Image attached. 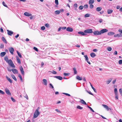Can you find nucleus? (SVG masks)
<instances>
[{
    "label": "nucleus",
    "instance_id": "f257e3e1",
    "mask_svg": "<svg viewBox=\"0 0 122 122\" xmlns=\"http://www.w3.org/2000/svg\"><path fill=\"white\" fill-rule=\"evenodd\" d=\"M40 113L37 110H36L34 113L33 118H36L40 114Z\"/></svg>",
    "mask_w": 122,
    "mask_h": 122
},
{
    "label": "nucleus",
    "instance_id": "f03ea898",
    "mask_svg": "<svg viewBox=\"0 0 122 122\" xmlns=\"http://www.w3.org/2000/svg\"><path fill=\"white\" fill-rule=\"evenodd\" d=\"M9 65L12 67L15 68V66L13 63L11 59H10L7 62Z\"/></svg>",
    "mask_w": 122,
    "mask_h": 122
},
{
    "label": "nucleus",
    "instance_id": "7ed1b4c3",
    "mask_svg": "<svg viewBox=\"0 0 122 122\" xmlns=\"http://www.w3.org/2000/svg\"><path fill=\"white\" fill-rule=\"evenodd\" d=\"M84 32L86 33H92V29H89L85 30Z\"/></svg>",
    "mask_w": 122,
    "mask_h": 122
},
{
    "label": "nucleus",
    "instance_id": "20e7f679",
    "mask_svg": "<svg viewBox=\"0 0 122 122\" xmlns=\"http://www.w3.org/2000/svg\"><path fill=\"white\" fill-rule=\"evenodd\" d=\"M9 51L10 53L12 55H13L14 53L13 52L14 51V49L13 48L11 47L9 48Z\"/></svg>",
    "mask_w": 122,
    "mask_h": 122
},
{
    "label": "nucleus",
    "instance_id": "39448f33",
    "mask_svg": "<svg viewBox=\"0 0 122 122\" xmlns=\"http://www.w3.org/2000/svg\"><path fill=\"white\" fill-rule=\"evenodd\" d=\"M102 106L105 108L107 110V111H108L109 110H110L111 111L112 110L109 107L107 106L106 105H102Z\"/></svg>",
    "mask_w": 122,
    "mask_h": 122
},
{
    "label": "nucleus",
    "instance_id": "423d86ee",
    "mask_svg": "<svg viewBox=\"0 0 122 122\" xmlns=\"http://www.w3.org/2000/svg\"><path fill=\"white\" fill-rule=\"evenodd\" d=\"M108 30L106 29H103L100 30V32L101 33V34H103L105 32H107Z\"/></svg>",
    "mask_w": 122,
    "mask_h": 122
},
{
    "label": "nucleus",
    "instance_id": "0eeeda50",
    "mask_svg": "<svg viewBox=\"0 0 122 122\" xmlns=\"http://www.w3.org/2000/svg\"><path fill=\"white\" fill-rule=\"evenodd\" d=\"M12 71L13 73L14 74H17L18 73L17 70L15 69H12Z\"/></svg>",
    "mask_w": 122,
    "mask_h": 122
},
{
    "label": "nucleus",
    "instance_id": "6e6552de",
    "mask_svg": "<svg viewBox=\"0 0 122 122\" xmlns=\"http://www.w3.org/2000/svg\"><path fill=\"white\" fill-rule=\"evenodd\" d=\"M5 92L8 95H11V93L10 92L7 88H6L5 89Z\"/></svg>",
    "mask_w": 122,
    "mask_h": 122
},
{
    "label": "nucleus",
    "instance_id": "1a4fd4ad",
    "mask_svg": "<svg viewBox=\"0 0 122 122\" xmlns=\"http://www.w3.org/2000/svg\"><path fill=\"white\" fill-rule=\"evenodd\" d=\"M66 30L67 31L71 32L73 31V30L72 28L70 27H68L67 28Z\"/></svg>",
    "mask_w": 122,
    "mask_h": 122
},
{
    "label": "nucleus",
    "instance_id": "9d476101",
    "mask_svg": "<svg viewBox=\"0 0 122 122\" xmlns=\"http://www.w3.org/2000/svg\"><path fill=\"white\" fill-rule=\"evenodd\" d=\"M93 33L94 35H98L101 34L100 31H94Z\"/></svg>",
    "mask_w": 122,
    "mask_h": 122
},
{
    "label": "nucleus",
    "instance_id": "9b49d317",
    "mask_svg": "<svg viewBox=\"0 0 122 122\" xmlns=\"http://www.w3.org/2000/svg\"><path fill=\"white\" fill-rule=\"evenodd\" d=\"M7 34L9 36H11L13 34V32L8 30H7Z\"/></svg>",
    "mask_w": 122,
    "mask_h": 122
},
{
    "label": "nucleus",
    "instance_id": "f8f14e48",
    "mask_svg": "<svg viewBox=\"0 0 122 122\" xmlns=\"http://www.w3.org/2000/svg\"><path fill=\"white\" fill-rule=\"evenodd\" d=\"M85 58V60L87 61V62L89 64H91V63L89 61H88V58L87 56V55H85L84 56Z\"/></svg>",
    "mask_w": 122,
    "mask_h": 122
},
{
    "label": "nucleus",
    "instance_id": "ddd939ff",
    "mask_svg": "<svg viewBox=\"0 0 122 122\" xmlns=\"http://www.w3.org/2000/svg\"><path fill=\"white\" fill-rule=\"evenodd\" d=\"M24 15L27 16H29L31 15L32 14L30 13H28V12H26L24 13Z\"/></svg>",
    "mask_w": 122,
    "mask_h": 122
},
{
    "label": "nucleus",
    "instance_id": "4468645a",
    "mask_svg": "<svg viewBox=\"0 0 122 122\" xmlns=\"http://www.w3.org/2000/svg\"><path fill=\"white\" fill-rule=\"evenodd\" d=\"M20 70L21 74L23 75L24 74V71L23 69L22 66H20Z\"/></svg>",
    "mask_w": 122,
    "mask_h": 122
},
{
    "label": "nucleus",
    "instance_id": "2eb2a0df",
    "mask_svg": "<svg viewBox=\"0 0 122 122\" xmlns=\"http://www.w3.org/2000/svg\"><path fill=\"white\" fill-rule=\"evenodd\" d=\"M42 81L43 84L45 86H46L47 83V80L45 79H44L42 80Z\"/></svg>",
    "mask_w": 122,
    "mask_h": 122
},
{
    "label": "nucleus",
    "instance_id": "dca6fc26",
    "mask_svg": "<svg viewBox=\"0 0 122 122\" xmlns=\"http://www.w3.org/2000/svg\"><path fill=\"white\" fill-rule=\"evenodd\" d=\"M114 37H120L122 36V35L121 33H119V34H117L116 35H115L114 36Z\"/></svg>",
    "mask_w": 122,
    "mask_h": 122
},
{
    "label": "nucleus",
    "instance_id": "f3484780",
    "mask_svg": "<svg viewBox=\"0 0 122 122\" xmlns=\"http://www.w3.org/2000/svg\"><path fill=\"white\" fill-rule=\"evenodd\" d=\"M54 77L60 80H61L62 79V77L59 76H54Z\"/></svg>",
    "mask_w": 122,
    "mask_h": 122
},
{
    "label": "nucleus",
    "instance_id": "a211bd4d",
    "mask_svg": "<svg viewBox=\"0 0 122 122\" xmlns=\"http://www.w3.org/2000/svg\"><path fill=\"white\" fill-rule=\"evenodd\" d=\"M78 33L80 34L81 35H86V33H84V32H83L82 31L79 32Z\"/></svg>",
    "mask_w": 122,
    "mask_h": 122
},
{
    "label": "nucleus",
    "instance_id": "6ab92c4d",
    "mask_svg": "<svg viewBox=\"0 0 122 122\" xmlns=\"http://www.w3.org/2000/svg\"><path fill=\"white\" fill-rule=\"evenodd\" d=\"M2 41L4 42L6 44L7 43V41L4 37L3 36L2 37Z\"/></svg>",
    "mask_w": 122,
    "mask_h": 122
},
{
    "label": "nucleus",
    "instance_id": "aec40b11",
    "mask_svg": "<svg viewBox=\"0 0 122 122\" xmlns=\"http://www.w3.org/2000/svg\"><path fill=\"white\" fill-rule=\"evenodd\" d=\"M6 78L8 80L10 83H11L12 82V81L11 79L9 77H8L7 76H6Z\"/></svg>",
    "mask_w": 122,
    "mask_h": 122
},
{
    "label": "nucleus",
    "instance_id": "412c9836",
    "mask_svg": "<svg viewBox=\"0 0 122 122\" xmlns=\"http://www.w3.org/2000/svg\"><path fill=\"white\" fill-rule=\"evenodd\" d=\"M80 102L82 104L84 105H86V103L85 102V101L82 99H81Z\"/></svg>",
    "mask_w": 122,
    "mask_h": 122
},
{
    "label": "nucleus",
    "instance_id": "4be33fe9",
    "mask_svg": "<svg viewBox=\"0 0 122 122\" xmlns=\"http://www.w3.org/2000/svg\"><path fill=\"white\" fill-rule=\"evenodd\" d=\"M90 56L94 58L96 56V55L95 53L93 52L90 54Z\"/></svg>",
    "mask_w": 122,
    "mask_h": 122
},
{
    "label": "nucleus",
    "instance_id": "5701e85b",
    "mask_svg": "<svg viewBox=\"0 0 122 122\" xmlns=\"http://www.w3.org/2000/svg\"><path fill=\"white\" fill-rule=\"evenodd\" d=\"M102 8L100 7H97L96 8V10L97 11H100L102 9Z\"/></svg>",
    "mask_w": 122,
    "mask_h": 122
},
{
    "label": "nucleus",
    "instance_id": "b1692460",
    "mask_svg": "<svg viewBox=\"0 0 122 122\" xmlns=\"http://www.w3.org/2000/svg\"><path fill=\"white\" fill-rule=\"evenodd\" d=\"M16 59L17 61V62L19 64H21V62H20V58H19L17 56H16Z\"/></svg>",
    "mask_w": 122,
    "mask_h": 122
},
{
    "label": "nucleus",
    "instance_id": "393cba45",
    "mask_svg": "<svg viewBox=\"0 0 122 122\" xmlns=\"http://www.w3.org/2000/svg\"><path fill=\"white\" fill-rule=\"evenodd\" d=\"M113 11L112 10L108 9L107 10V13L108 14H110L112 13Z\"/></svg>",
    "mask_w": 122,
    "mask_h": 122
},
{
    "label": "nucleus",
    "instance_id": "a878e982",
    "mask_svg": "<svg viewBox=\"0 0 122 122\" xmlns=\"http://www.w3.org/2000/svg\"><path fill=\"white\" fill-rule=\"evenodd\" d=\"M11 76L12 78L14 79V80L15 81H17V79L15 77V75H14L12 74L11 75Z\"/></svg>",
    "mask_w": 122,
    "mask_h": 122
},
{
    "label": "nucleus",
    "instance_id": "bb28decb",
    "mask_svg": "<svg viewBox=\"0 0 122 122\" xmlns=\"http://www.w3.org/2000/svg\"><path fill=\"white\" fill-rule=\"evenodd\" d=\"M114 34V33L112 32H110L107 33V35L109 36H112Z\"/></svg>",
    "mask_w": 122,
    "mask_h": 122
},
{
    "label": "nucleus",
    "instance_id": "cd10ccee",
    "mask_svg": "<svg viewBox=\"0 0 122 122\" xmlns=\"http://www.w3.org/2000/svg\"><path fill=\"white\" fill-rule=\"evenodd\" d=\"M74 73L75 74H76L77 73V71L76 70V69L75 67L73 68Z\"/></svg>",
    "mask_w": 122,
    "mask_h": 122
},
{
    "label": "nucleus",
    "instance_id": "c85d7f7f",
    "mask_svg": "<svg viewBox=\"0 0 122 122\" xmlns=\"http://www.w3.org/2000/svg\"><path fill=\"white\" fill-rule=\"evenodd\" d=\"M112 80V78L108 80H107L106 81V83L107 84H109L111 81Z\"/></svg>",
    "mask_w": 122,
    "mask_h": 122
},
{
    "label": "nucleus",
    "instance_id": "c756f323",
    "mask_svg": "<svg viewBox=\"0 0 122 122\" xmlns=\"http://www.w3.org/2000/svg\"><path fill=\"white\" fill-rule=\"evenodd\" d=\"M76 78L77 80H82V78L81 77H80L79 76H77L76 77Z\"/></svg>",
    "mask_w": 122,
    "mask_h": 122
},
{
    "label": "nucleus",
    "instance_id": "7c9ffc66",
    "mask_svg": "<svg viewBox=\"0 0 122 122\" xmlns=\"http://www.w3.org/2000/svg\"><path fill=\"white\" fill-rule=\"evenodd\" d=\"M6 53V52H1L0 53V56L1 57H3L5 55Z\"/></svg>",
    "mask_w": 122,
    "mask_h": 122
},
{
    "label": "nucleus",
    "instance_id": "2f4dec72",
    "mask_svg": "<svg viewBox=\"0 0 122 122\" xmlns=\"http://www.w3.org/2000/svg\"><path fill=\"white\" fill-rule=\"evenodd\" d=\"M89 83H90V85H91L92 88V89L94 91V92H96L97 91L96 90V89L93 86H92V85L91 83H90V82Z\"/></svg>",
    "mask_w": 122,
    "mask_h": 122
},
{
    "label": "nucleus",
    "instance_id": "473e14b6",
    "mask_svg": "<svg viewBox=\"0 0 122 122\" xmlns=\"http://www.w3.org/2000/svg\"><path fill=\"white\" fill-rule=\"evenodd\" d=\"M54 13L56 15H58L60 13V11L59 10H57L55 11Z\"/></svg>",
    "mask_w": 122,
    "mask_h": 122
},
{
    "label": "nucleus",
    "instance_id": "72a5a7b5",
    "mask_svg": "<svg viewBox=\"0 0 122 122\" xmlns=\"http://www.w3.org/2000/svg\"><path fill=\"white\" fill-rule=\"evenodd\" d=\"M94 0H90L89 2V4H92L94 2Z\"/></svg>",
    "mask_w": 122,
    "mask_h": 122
},
{
    "label": "nucleus",
    "instance_id": "f704fd0d",
    "mask_svg": "<svg viewBox=\"0 0 122 122\" xmlns=\"http://www.w3.org/2000/svg\"><path fill=\"white\" fill-rule=\"evenodd\" d=\"M18 76L20 78L21 81H23L22 78L21 77V75L20 74H19L18 75Z\"/></svg>",
    "mask_w": 122,
    "mask_h": 122
},
{
    "label": "nucleus",
    "instance_id": "c9c22d12",
    "mask_svg": "<svg viewBox=\"0 0 122 122\" xmlns=\"http://www.w3.org/2000/svg\"><path fill=\"white\" fill-rule=\"evenodd\" d=\"M114 91L115 94H118L117 89L115 88L114 89Z\"/></svg>",
    "mask_w": 122,
    "mask_h": 122
},
{
    "label": "nucleus",
    "instance_id": "e433bc0d",
    "mask_svg": "<svg viewBox=\"0 0 122 122\" xmlns=\"http://www.w3.org/2000/svg\"><path fill=\"white\" fill-rule=\"evenodd\" d=\"M107 49L109 51H111L112 50V48L110 47H108L107 48Z\"/></svg>",
    "mask_w": 122,
    "mask_h": 122
},
{
    "label": "nucleus",
    "instance_id": "4c0bfd02",
    "mask_svg": "<svg viewBox=\"0 0 122 122\" xmlns=\"http://www.w3.org/2000/svg\"><path fill=\"white\" fill-rule=\"evenodd\" d=\"M17 54H18V55L19 56L20 58H21L22 56H21V54L20 53H19L18 51H17Z\"/></svg>",
    "mask_w": 122,
    "mask_h": 122
},
{
    "label": "nucleus",
    "instance_id": "58836bf2",
    "mask_svg": "<svg viewBox=\"0 0 122 122\" xmlns=\"http://www.w3.org/2000/svg\"><path fill=\"white\" fill-rule=\"evenodd\" d=\"M4 59L7 62L8 61V58L7 56L5 57L4 58Z\"/></svg>",
    "mask_w": 122,
    "mask_h": 122
},
{
    "label": "nucleus",
    "instance_id": "ea45409f",
    "mask_svg": "<svg viewBox=\"0 0 122 122\" xmlns=\"http://www.w3.org/2000/svg\"><path fill=\"white\" fill-rule=\"evenodd\" d=\"M77 108L80 109H83L82 107H81L79 106H77Z\"/></svg>",
    "mask_w": 122,
    "mask_h": 122
},
{
    "label": "nucleus",
    "instance_id": "a19ab883",
    "mask_svg": "<svg viewBox=\"0 0 122 122\" xmlns=\"http://www.w3.org/2000/svg\"><path fill=\"white\" fill-rule=\"evenodd\" d=\"M90 14H85L84 15L85 17H88L90 16Z\"/></svg>",
    "mask_w": 122,
    "mask_h": 122
},
{
    "label": "nucleus",
    "instance_id": "79ce46f5",
    "mask_svg": "<svg viewBox=\"0 0 122 122\" xmlns=\"http://www.w3.org/2000/svg\"><path fill=\"white\" fill-rule=\"evenodd\" d=\"M49 87L50 88H52L54 89V88L53 86L52 85V84L51 83H50L49 84Z\"/></svg>",
    "mask_w": 122,
    "mask_h": 122
},
{
    "label": "nucleus",
    "instance_id": "37998d69",
    "mask_svg": "<svg viewBox=\"0 0 122 122\" xmlns=\"http://www.w3.org/2000/svg\"><path fill=\"white\" fill-rule=\"evenodd\" d=\"M49 72H51L52 74H56L57 73L54 70H53L52 71H49Z\"/></svg>",
    "mask_w": 122,
    "mask_h": 122
},
{
    "label": "nucleus",
    "instance_id": "c03bdc74",
    "mask_svg": "<svg viewBox=\"0 0 122 122\" xmlns=\"http://www.w3.org/2000/svg\"><path fill=\"white\" fill-rule=\"evenodd\" d=\"M115 98L117 100L118 99V94H115Z\"/></svg>",
    "mask_w": 122,
    "mask_h": 122
},
{
    "label": "nucleus",
    "instance_id": "a18cd8bd",
    "mask_svg": "<svg viewBox=\"0 0 122 122\" xmlns=\"http://www.w3.org/2000/svg\"><path fill=\"white\" fill-rule=\"evenodd\" d=\"M4 47V45L3 44H1L0 45V48H3Z\"/></svg>",
    "mask_w": 122,
    "mask_h": 122
},
{
    "label": "nucleus",
    "instance_id": "49530a36",
    "mask_svg": "<svg viewBox=\"0 0 122 122\" xmlns=\"http://www.w3.org/2000/svg\"><path fill=\"white\" fill-rule=\"evenodd\" d=\"M119 92L121 96H122V90L121 88L119 89Z\"/></svg>",
    "mask_w": 122,
    "mask_h": 122
},
{
    "label": "nucleus",
    "instance_id": "de8ad7c7",
    "mask_svg": "<svg viewBox=\"0 0 122 122\" xmlns=\"http://www.w3.org/2000/svg\"><path fill=\"white\" fill-rule=\"evenodd\" d=\"M70 74L69 73H64L63 75L65 76H68Z\"/></svg>",
    "mask_w": 122,
    "mask_h": 122
},
{
    "label": "nucleus",
    "instance_id": "09e8293b",
    "mask_svg": "<svg viewBox=\"0 0 122 122\" xmlns=\"http://www.w3.org/2000/svg\"><path fill=\"white\" fill-rule=\"evenodd\" d=\"M89 108L90 110L92 111V112H94V111L89 106H87Z\"/></svg>",
    "mask_w": 122,
    "mask_h": 122
},
{
    "label": "nucleus",
    "instance_id": "8fccbe9b",
    "mask_svg": "<svg viewBox=\"0 0 122 122\" xmlns=\"http://www.w3.org/2000/svg\"><path fill=\"white\" fill-rule=\"evenodd\" d=\"M0 94L2 95H4L5 94V93L3 91L0 90Z\"/></svg>",
    "mask_w": 122,
    "mask_h": 122
},
{
    "label": "nucleus",
    "instance_id": "3c124183",
    "mask_svg": "<svg viewBox=\"0 0 122 122\" xmlns=\"http://www.w3.org/2000/svg\"><path fill=\"white\" fill-rule=\"evenodd\" d=\"M2 4H3V5L4 6H5V7H8V6H7V5L5 4V3L4 2V1H3V2H2Z\"/></svg>",
    "mask_w": 122,
    "mask_h": 122
},
{
    "label": "nucleus",
    "instance_id": "603ef678",
    "mask_svg": "<svg viewBox=\"0 0 122 122\" xmlns=\"http://www.w3.org/2000/svg\"><path fill=\"white\" fill-rule=\"evenodd\" d=\"M83 8V6L82 5L80 6L79 7V9L80 10H82Z\"/></svg>",
    "mask_w": 122,
    "mask_h": 122
},
{
    "label": "nucleus",
    "instance_id": "864d4df0",
    "mask_svg": "<svg viewBox=\"0 0 122 122\" xmlns=\"http://www.w3.org/2000/svg\"><path fill=\"white\" fill-rule=\"evenodd\" d=\"M45 27L44 26H42L41 27V29L42 30H45Z\"/></svg>",
    "mask_w": 122,
    "mask_h": 122
},
{
    "label": "nucleus",
    "instance_id": "5fc2aeb1",
    "mask_svg": "<svg viewBox=\"0 0 122 122\" xmlns=\"http://www.w3.org/2000/svg\"><path fill=\"white\" fill-rule=\"evenodd\" d=\"M62 94H65V95H66V96H70V95L69 94H68V93H62Z\"/></svg>",
    "mask_w": 122,
    "mask_h": 122
},
{
    "label": "nucleus",
    "instance_id": "6e6d98bb",
    "mask_svg": "<svg viewBox=\"0 0 122 122\" xmlns=\"http://www.w3.org/2000/svg\"><path fill=\"white\" fill-rule=\"evenodd\" d=\"M55 4L57 5H58V0H55Z\"/></svg>",
    "mask_w": 122,
    "mask_h": 122
},
{
    "label": "nucleus",
    "instance_id": "4d7b16f0",
    "mask_svg": "<svg viewBox=\"0 0 122 122\" xmlns=\"http://www.w3.org/2000/svg\"><path fill=\"white\" fill-rule=\"evenodd\" d=\"M88 5L87 4H86L84 5V7L85 8H87L88 7Z\"/></svg>",
    "mask_w": 122,
    "mask_h": 122
},
{
    "label": "nucleus",
    "instance_id": "13d9d810",
    "mask_svg": "<svg viewBox=\"0 0 122 122\" xmlns=\"http://www.w3.org/2000/svg\"><path fill=\"white\" fill-rule=\"evenodd\" d=\"M91 5H90L89 7L91 9L93 7V5L92 4H90Z\"/></svg>",
    "mask_w": 122,
    "mask_h": 122
},
{
    "label": "nucleus",
    "instance_id": "bf43d9fd",
    "mask_svg": "<svg viewBox=\"0 0 122 122\" xmlns=\"http://www.w3.org/2000/svg\"><path fill=\"white\" fill-rule=\"evenodd\" d=\"M86 91L90 94L91 95H93V94H92V93H91L90 91L89 92L87 90H86Z\"/></svg>",
    "mask_w": 122,
    "mask_h": 122
},
{
    "label": "nucleus",
    "instance_id": "052dcab7",
    "mask_svg": "<svg viewBox=\"0 0 122 122\" xmlns=\"http://www.w3.org/2000/svg\"><path fill=\"white\" fill-rule=\"evenodd\" d=\"M119 64H122V60H120L119 61Z\"/></svg>",
    "mask_w": 122,
    "mask_h": 122
},
{
    "label": "nucleus",
    "instance_id": "680f3d73",
    "mask_svg": "<svg viewBox=\"0 0 122 122\" xmlns=\"http://www.w3.org/2000/svg\"><path fill=\"white\" fill-rule=\"evenodd\" d=\"M45 26L47 27H49V25L48 23L46 24H45Z\"/></svg>",
    "mask_w": 122,
    "mask_h": 122
},
{
    "label": "nucleus",
    "instance_id": "e2e57ef3",
    "mask_svg": "<svg viewBox=\"0 0 122 122\" xmlns=\"http://www.w3.org/2000/svg\"><path fill=\"white\" fill-rule=\"evenodd\" d=\"M77 4H74L73 6L74 7H77Z\"/></svg>",
    "mask_w": 122,
    "mask_h": 122
},
{
    "label": "nucleus",
    "instance_id": "0e129e2a",
    "mask_svg": "<svg viewBox=\"0 0 122 122\" xmlns=\"http://www.w3.org/2000/svg\"><path fill=\"white\" fill-rule=\"evenodd\" d=\"M33 49L36 51H38V49L37 48H36L35 47H34L33 48Z\"/></svg>",
    "mask_w": 122,
    "mask_h": 122
},
{
    "label": "nucleus",
    "instance_id": "69168bd1",
    "mask_svg": "<svg viewBox=\"0 0 122 122\" xmlns=\"http://www.w3.org/2000/svg\"><path fill=\"white\" fill-rule=\"evenodd\" d=\"M11 99L12 100L13 102H15V100L12 97H11Z\"/></svg>",
    "mask_w": 122,
    "mask_h": 122
},
{
    "label": "nucleus",
    "instance_id": "338daca9",
    "mask_svg": "<svg viewBox=\"0 0 122 122\" xmlns=\"http://www.w3.org/2000/svg\"><path fill=\"white\" fill-rule=\"evenodd\" d=\"M0 32H4L3 30L1 27L0 28Z\"/></svg>",
    "mask_w": 122,
    "mask_h": 122
},
{
    "label": "nucleus",
    "instance_id": "774afa93",
    "mask_svg": "<svg viewBox=\"0 0 122 122\" xmlns=\"http://www.w3.org/2000/svg\"><path fill=\"white\" fill-rule=\"evenodd\" d=\"M117 52L116 51H114V55H117Z\"/></svg>",
    "mask_w": 122,
    "mask_h": 122
}]
</instances>
